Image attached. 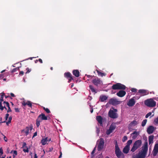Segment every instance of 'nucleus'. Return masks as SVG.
I'll list each match as a JSON object with an SVG mask.
<instances>
[{
	"label": "nucleus",
	"instance_id": "nucleus-1",
	"mask_svg": "<svg viewBox=\"0 0 158 158\" xmlns=\"http://www.w3.org/2000/svg\"><path fill=\"white\" fill-rule=\"evenodd\" d=\"M141 151H139L136 156L133 155L132 158H145L147 154L148 148V143L146 139L144 145L142 148Z\"/></svg>",
	"mask_w": 158,
	"mask_h": 158
},
{
	"label": "nucleus",
	"instance_id": "nucleus-2",
	"mask_svg": "<svg viewBox=\"0 0 158 158\" xmlns=\"http://www.w3.org/2000/svg\"><path fill=\"white\" fill-rule=\"evenodd\" d=\"M118 110L114 108L113 107L111 108L108 112V116L111 118H116L118 117V115L117 112Z\"/></svg>",
	"mask_w": 158,
	"mask_h": 158
},
{
	"label": "nucleus",
	"instance_id": "nucleus-3",
	"mask_svg": "<svg viewBox=\"0 0 158 158\" xmlns=\"http://www.w3.org/2000/svg\"><path fill=\"white\" fill-rule=\"evenodd\" d=\"M47 117L44 114L42 113L39 115L36 119V125L37 127H39L40 124V123L42 120H47Z\"/></svg>",
	"mask_w": 158,
	"mask_h": 158
},
{
	"label": "nucleus",
	"instance_id": "nucleus-4",
	"mask_svg": "<svg viewBox=\"0 0 158 158\" xmlns=\"http://www.w3.org/2000/svg\"><path fill=\"white\" fill-rule=\"evenodd\" d=\"M142 143V142L141 140H138L136 141L134 143L133 146L131 149V151L132 152H134L141 146Z\"/></svg>",
	"mask_w": 158,
	"mask_h": 158
},
{
	"label": "nucleus",
	"instance_id": "nucleus-5",
	"mask_svg": "<svg viewBox=\"0 0 158 158\" xmlns=\"http://www.w3.org/2000/svg\"><path fill=\"white\" fill-rule=\"evenodd\" d=\"M120 102L118 101L117 99L112 98L110 99L108 103L113 106H115L120 103Z\"/></svg>",
	"mask_w": 158,
	"mask_h": 158
},
{
	"label": "nucleus",
	"instance_id": "nucleus-6",
	"mask_svg": "<svg viewBox=\"0 0 158 158\" xmlns=\"http://www.w3.org/2000/svg\"><path fill=\"white\" fill-rule=\"evenodd\" d=\"M115 153L118 158H123L124 155L120 151V148L115 149Z\"/></svg>",
	"mask_w": 158,
	"mask_h": 158
},
{
	"label": "nucleus",
	"instance_id": "nucleus-7",
	"mask_svg": "<svg viewBox=\"0 0 158 158\" xmlns=\"http://www.w3.org/2000/svg\"><path fill=\"white\" fill-rule=\"evenodd\" d=\"M92 82L95 85L97 86L99 85H102V81L98 77L93 79Z\"/></svg>",
	"mask_w": 158,
	"mask_h": 158
},
{
	"label": "nucleus",
	"instance_id": "nucleus-8",
	"mask_svg": "<svg viewBox=\"0 0 158 158\" xmlns=\"http://www.w3.org/2000/svg\"><path fill=\"white\" fill-rule=\"evenodd\" d=\"M135 97H134L130 99L127 103V105L130 107L133 106L135 103Z\"/></svg>",
	"mask_w": 158,
	"mask_h": 158
},
{
	"label": "nucleus",
	"instance_id": "nucleus-9",
	"mask_svg": "<svg viewBox=\"0 0 158 158\" xmlns=\"http://www.w3.org/2000/svg\"><path fill=\"white\" fill-rule=\"evenodd\" d=\"M104 139L103 138L100 139V141L99 143L98 148V151H100L103 149L104 147Z\"/></svg>",
	"mask_w": 158,
	"mask_h": 158
},
{
	"label": "nucleus",
	"instance_id": "nucleus-10",
	"mask_svg": "<svg viewBox=\"0 0 158 158\" xmlns=\"http://www.w3.org/2000/svg\"><path fill=\"white\" fill-rule=\"evenodd\" d=\"M64 77L68 79V82H70L72 80H73L72 75L69 72L65 73L64 74Z\"/></svg>",
	"mask_w": 158,
	"mask_h": 158
},
{
	"label": "nucleus",
	"instance_id": "nucleus-11",
	"mask_svg": "<svg viewBox=\"0 0 158 158\" xmlns=\"http://www.w3.org/2000/svg\"><path fill=\"white\" fill-rule=\"evenodd\" d=\"M116 128L115 125L112 124L110 126L109 129L106 131V134L107 135H110L112 133Z\"/></svg>",
	"mask_w": 158,
	"mask_h": 158
},
{
	"label": "nucleus",
	"instance_id": "nucleus-12",
	"mask_svg": "<svg viewBox=\"0 0 158 158\" xmlns=\"http://www.w3.org/2000/svg\"><path fill=\"white\" fill-rule=\"evenodd\" d=\"M158 153V143H156L154 147L152 153L153 156H155Z\"/></svg>",
	"mask_w": 158,
	"mask_h": 158
},
{
	"label": "nucleus",
	"instance_id": "nucleus-13",
	"mask_svg": "<svg viewBox=\"0 0 158 158\" xmlns=\"http://www.w3.org/2000/svg\"><path fill=\"white\" fill-rule=\"evenodd\" d=\"M156 104V102L152 98L149 99V107H154Z\"/></svg>",
	"mask_w": 158,
	"mask_h": 158
},
{
	"label": "nucleus",
	"instance_id": "nucleus-14",
	"mask_svg": "<svg viewBox=\"0 0 158 158\" xmlns=\"http://www.w3.org/2000/svg\"><path fill=\"white\" fill-rule=\"evenodd\" d=\"M126 94V92L124 90H121L117 93L116 95L120 97H124Z\"/></svg>",
	"mask_w": 158,
	"mask_h": 158
},
{
	"label": "nucleus",
	"instance_id": "nucleus-15",
	"mask_svg": "<svg viewBox=\"0 0 158 158\" xmlns=\"http://www.w3.org/2000/svg\"><path fill=\"white\" fill-rule=\"evenodd\" d=\"M22 104L23 106H25L26 105H27L28 107L31 108L32 107V105L31 101H28L26 102L25 101H23L22 102Z\"/></svg>",
	"mask_w": 158,
	"mask_h": 158
},
{
	"label": "nucleus",
	"instance_id": "nucleus-16",
	"mask_svg": "<svg viewBox=\"0 0 158 158\" xmlns=\"http://www.w3.org/2000/svg\"><path fill=\"white\" fill-rule=\"evenodd\" d=\"M138 123L137 122L136 120H133L129 124V128H131V127L135 126Z\"/></svg>",
	"mask_w": 158,
	"mask_h": 158
},
{
	"label": "nucleus",
	"instance_id": "nucleus-17",
	"mask_svg": "<svg viewBox=\"0 0 158 158\" xmlns=\"http://www.w3.org/2000/svg\"><path fill=\"white\" fill-rule=\"evenodd\" d=\"M96 119L100 124V125H102V118L101 116H98L96 117Z\"/></svg>",
	"mask_w": 158,
	"mask_h": 158
},
{
	"label": "nucleus",
	"instance_id": "nucleus-18",
	"mask_svg": "<svg viewBox=\"0 0 158 158\" xmlns=\"http://www.w3.org/2000/svg\"><path fill=\"white\" fill-rule=\"evenodd\" d=\"M99 98L101 102H103L107 99L108 97L105 95H101Z\"/></svg>",
	"mask_w": 158,
	"mask_h": 158
},
{
	"label": "nucleus",
	"instance_id": "nucleus-19",
	"mask_svg": "<svg viewBox=\"0 0 158 158\" xmlns=\"http://www.w3.org/2000/svg\"><path fill=\"white\" fill-rule=\"evenodd\" d=\"M73 74L76 77H78L80 75V73L78 70H74L73 71Z\"/></svg>",
	"mask_w": 158,
	"mask_h": 158
},
{
	"label": "nucleus",
	"instance_id": "nucleus-20",
	"mask_svg": "<svg viewBox=\"0 0 158 158\" xmlns=\"http://www.w3.org/2000/svg\"><path fill=\"white\" fill-rule=\"evenodd\" d=\"M155 130L154 127L152 126H149V134H152Z\"/></svg>",
	"mask_w": 158,
	"mask_h": 158
},
{
	"label": "nucleus",
	"instance_id": "nucleus-21",
	"mask_svg": "<svg viewBox=\"0 0 158 158\" xmlns=\"http://www.w3.org/2000/svg\"><path fill=\"white\" fill-rule=\"evenodd\" d=\"M131 135L132 136V138L133 139H136L138 135V132L136 131H134L132 133Z\"/></svg>",
	"mask_w": 158,
	"mask_h": 158
},
{
	"label": "nucleus",
	"instance_id": "nucleus-22",
	"mask_svg": "<svg viewBox=\"0 0 158 158\" xmlns=\"http://www.w3.org/2000/svg\"><path fill=\"white\" fill-rule=\"evenodd\" d=\"M130 147L126 146L123 150V152L125 154H127L129 152L130 150Z\"/></svg>",
	"mask_w": 158,
	"mask_h": 158
},
{
	"label": "nucleus",
	"instance_id": "nucleus-23",
	"mask_svg": "<svg viewBox=\"0 0 158 158\" xmlns=\"http://www.w3.org/2000/svg\"><path fill=\"white\" fill-rule=\"evenodd\" d=\"M26 131H25L24 129L22 130L21 131V132H24L26 134L25 135L27 136L29 134V127H27L26 128Z\"/></svg>",
	"mask_w": 158,
	"mask_h": 158
},
{
	"label": "nucleus",
	"instance_id": "nucleus-24",
	"mask_svg": "<svg viewBox=\"0 0 158 158\" xmlns=\"http://www.w3.org/2000/svg\"><path fill=\"white\" fill-rule=\"evenodd\" d=\"M126 88V86L120 83H119L118 84V89L124 90Z\"/></svg>",
	"mask_w": 158,
	"mask_h": 158
},
{
	"label": "nucleus",
	"instance_id": "nucleus-25",
	"mask_svg": "<svg viewBox=\"0 0 158 158\" xmlns=\"http://www.w3.org/2000/svg\"><path fill=\"white\" fill-rule=\"evenodd\" d=\"M48 141V137H46L45 138L41 140V143L43 145H44L47 143Z\"/></svg>",
	"mask_w": 158,
	"mask_h": 158
},
{
	"label": "nucleus",
	"instance_id": "nucleus-26",
	"mask_svg": "<svg viewBox=\"0 0 158 158\" xmlns=\"http://www.w3.org/2000/svg\"><path fill=\"white\" fill-rule=\"evenodd\" d=\"M154 137V136L153 135H150L149 136V144L153 143Z\"/></svg>",
	"mask_w": 158,
	"mask_h": 158
},
{
	"label": "nucleus",
	"instance_id": "nucleus-27",
	"mask_svg": "<svg viewBox=\"0 0 158 158\" xmlns=\"http://www.w3.org/2000/svg\"><path fill=\"white\" fill-rule=\"evenodd\" d=\"M118 84L119 83H117L113 85L111 87L112 89L114 90L118 89Z\"/></svg>",
	"mask_w": 158,
	"mask_h": 158
},
{
	"label": "nucleus",
	"instance_id": "nucleus-28",
	"mask_svg": "<svg viewBox=\"0 0 158 158\" xmlns=\"http://www.w3.org/2000/svg\"><path fill=\"white\" fill-rule=\"evenodd\" d=\"M138 92L141 94L142 95H144L146 94V91L144 89H140L139 90Z\"/></svg>",
	"mask_w": 158,
	"mask_h": 158
},
{
	"label": "nucleus",
	"instance_id": "nucleus-29",
	"mask_svg": "<svg viewBox=\"0 0 158 158\" xmlns=\"http://www.w3.org/2000/svg\"><path fill=\"white\" fill-rule=\"evenodd\" d=\"M89 87L90 89L91 90L92 92L95 93H97L95 89L94 88L93 85H90L89 86Z\"/></svg>",
	"mask_w": 158,
	"mask_h": 158
},
{
	"label": "nucleus",
	"instance_id": "nucleus-30",
	"mask_svg": "<svg viewBox=\"0 0 158 158\" xmlns=\"http://www.w3.org/2000/svg\"><path fill=\"white\" fill-rule=\"evenodd\" d=\"M97 72L98 73V75L100 76H102V77L103 76H105L106 75V74H105V73H102V72L99 71L98 70H97Z\"/></svg>",
	"mask_w": 158,
	"mask_h": 158
},
{
	"label": "nucleus",
	"instance_id": "nucleus-31",
	"mask_svg": "<svg viewBox=\"0 0 158 158\" xmlns=\"http://www.w3.org/2000/svg\"><path fill=\"white\" fill-rule=\"evenodd\" d=\"M114 144L115 145V149H117L118 148H119L118 146V144L117 141L116 140H115L114 141Z\"/></svg>",
	"mask_w": 158,
	"mask_h": 158
},
{
	"label": "nucleus",
	"instance_id": "nucleus-32",
	"mask_svg": "<svg viewBox=\"0 0 158 158\" xmlns=\"http://www.w3.org/2000/svg\"><path fill=\"white\" fill-rule=\"evenodd\" d=\"M132 140L131 139L128 140L127 142L126 146L130 147V145L132 143Z\"/></svg>",
	"mask_w": 158,
	"mask_h": 158
},
{
	"label": "nucleus",
	"instance_id": "nucleus-33",
	"mask_svg": "<svg viewBox=\"0 0 158 158\" xmlns=\"http://www.w3.org/2000/svg\"><path fill=\"white\" fill-rule=\"evenodd\" d=\"M6 106H7L8 108V109L7 110V112L9 113V112H11L12 111L10 106L9 104V103H7V105Z\"/></svg>",
	"mask_w": 158,
	"mask_h": 158
},
{
	"label": "nucleus",
	"instance_id": "nucleus-34",
	"mask_svg": "<svg viewBox=\"0 0 158 158\" xmlns=\"http://www.w3.org/2000/svg\"><path fill=\"white\" fill-rule=\"evenodd\" d=\"M147 122V120L146 119L143 120L142 123V124H141L142 126L143 127L144 126H145L146 124V123Z\"/></svg>",
	"mask_w": 158,
	"mask_h": 158
},
{
	"label": "nucleus",
	"instance_id": "nucleus-35",
	"mask_svg": "<svg viewBox=\"0 0 158 158\" xmlns=\"http://www.w3.org/2000/svg\"><path fill=\"white\" fill-rule=\"evenodd\" d=\"M1 94L2 95H1V98L0 99V101H3V97L5 95V94L3 92Z\"/></svg>",
	"mask_w": 158,
	"mask_h": 158
},
{
	"label": "nucleus",
	"instance_id": "nucleus-36",
	"mask_svg": "<svg viewBox=\"0 0 158 158\" xmlns=\"http://www.w3.org/2000/svg\"><path fill=\"white\" fill-rule=\"evenodd\" d=\"M43 109L47 113H49L50 112V110L48 108H46L45 107H44Z\"/></svg>",
	"mask_w": 158,
	"mask_h": 158
},
{
	"label": "nucleus",
	"instance_id": "nucleus-37",
	"mask_svg": "<svg viewBox=\"0 0 158 158\" xmlns=\"http://www.w3.org/2000/svg\"><path fill=\"white\" fill-rule=\"evenodd\" d=\"M19 69V67L15 68L12 70L11 71V72L13 73H14V72H15L17 71V70H18Z\"/></svg>",
	"mask_w": 158,
	"mask_h": 158
},
{
	"label": "nucleus",
	"instance_id": "nucleus-38",
	"mask_svg": "<svg viewBox=\"0 0 158 158\" xmlns=\"http://www.w3.org/2000/svg\"><path fill=\"white\" fill-rule=\"evenodd\" d=\"M127 136H124L122 139V141L124 142L127 140Z\"/></svg>",
	"mask_w": 158,
	"mask_h": 158
},
{
	"label": "nucleus",
	"instance_id": "nucleus-39",
	"mask_svg": "<svg viewBox=\"0 0 158 158\" xmlns=\"http://www.w3.org/2000/svg\"><path fill=\"white\" fill-rule=\"evenodd\" d=\"M131 91L135 93L137 92V89L135 88H132L131 89Z\"/></svg>",
	"mask_w": 158,
	"mask_h": 158
},
{
	"label": "nucleus",
	"instance_id": "nucleus-40",
	"mask_svg": "<svg viewBox=\"0 0 158 158\" xmlns=\"http://www.w3.org/2000/svg\"><path fill=\"white\" fill-rule=\"evenodd\" d=\"M2 101H0V110L2 111L3 110V107L2 105Z\"/></svg>",
	"mask_w": 158,
	"mask_h": 158
},
{
	"label": "nucleus",
	"instance_id": "nucleus-41",
	"mask_svg": "<svg viewBox=\"0 0 158 158\" xmlns=\"http://www.w3.org/2000/svg\"><path fill=\"white\" fill-rule=\"evenodd\" d=\"M12 118L11 116H10L8 118V123H10L12 120Z\"/></svg>",
	"mask_w": 158,
	"mask_h": 158
},
{
	"label": "nucleus",
	"instance_id": "nucleus-42",
	"mask_svg": "<svg viewBox=\"0 0 158 158\" xmlns=\"http://www.w3.org/2000/svg\"><path fill=\"white\" fill-rule=\"evenodd\" d=\"M154 122L156 124H158V117L156 118L154 120Z\"/></svg>",
	"mask_w": 158,
	"mask_h": 158
},
{
	"label": "nucleus",
	"instance_id": "nucleus-43",
	"mask_svg": "<svg viewBox=\"0 0 158 158\" xmlns=\"http://www.w3.org/2000/svg\"><path fill=\"white\" fill-rule=\"evenodd\" d=\"M144 103L145 105L148 106V99H147L145 101Z\"/></svg>",
	"mask_w": 158,
	"mask_h": 158
},
{
	"label": "nucleus",
	"instance_id": "nucleus-44",
	"mask_svg": "<svg viewBox=\"0 0 158 158\" xmlns=\"http://www.w3.org/2000/svg\"><path fill=\"white\" fill-rule=\"evenodd\" d=\"M26 148H27L26 149H23V151L24 152H28V151H29L28 148L27 147H26Z\"/></svg>",
	"mask_w": 158,
	"mask_h": 158
},
{
	"label": "nucleus",
	"instance_id": "nucleus-45",
	"mask_svg": "<svg viewBox=\"0 0 158 158\" xmlns=\"http://www.w3.org/2000/svg\"><path fill=\"white\" fill-rule=\"evenodd\" d=\"M27 70V72L26 73H28L29 72H30L31 71V69H30L28 68H27L26 69Z\"/></svg>",
	"mask_w": 158,
	"mask_h": 158
},
{
	"label": "nucleus",
	"instance_id": "nucleus-46",
	"mask_svg": "<svg viewBox=\"0 0 158 158\" xmlns=\"http://www.w3.org/2000/svg\"><path fill=\"white\" fill-rule=\"evenodd\" d=\"M15 110L16 112H20L19 109H18V108H15Z\"/></svg>",
	"mask_w": 158,
	"mask_h": 158
},
{
	"label": "nucleus",
	"instance_id": "nucleus-47",
	"mask_svg": "<svg viewBox=\"0 0 158 158\" xmlns=\"http://www.w3.org/2000/svg\"><path fill=\"white\" fill-rule=\"evenodd\" d=\"M8 118V117H6V116H5V118L6 121H4L3 122H1L0 123H5L6 122V121L7 120Z\"/></svg>",
	"mask_w": 158,
	"mask_h": 158
},
{
	"label": "nucleus",
	"instance_id": "nucleus-48",
	"mask_svg": "<svg viewBox=\"0 0 158 158\" xmlns=\"http://www.w3.org/2000/svg\"><path fill=\"white\" fill-rule=\"evenodd\" d=\"M26 143L25 142H23V146H22V148H23L25 147L26 146Z\"/></svg>",
	"mask_w": 158,
	"mask_h": 158
},
{
	"label": "nucleus",
	"instance_id": "nucleus-49",
	"mask_svg": "<svg viewBox=\"0 0 158 158\" xmlns=\"http://www.w3.org/2000/svg\"><path fill=\"white\" fill-rule=\"evenodd\" d=\"M37 135V132H35L34 134V135H33V138L35 136H36Z\"/></svg>",
	"mask_w": 158,
	"mask_h": 158
},
{
	"label": "nucleus",
	"instance_id": "nucleus-50",
	"mask_svg": "<svg viewBox=\"0 0 158 158\" xmlns=\"http://www.w3.org/2000/svg\"><path fill=\"white\" fill-rule=\"evenodd\" d=\"M24 72L23 71H20L19 73V75H23Z\"/></svg>",
	"mask_w": 158,
	"mask_h": 158
},
{
	"label": "nucleus",
	"instance_id": "nucleus-51",
	"mask_svg": "<svg viewBox=\"0 0 158 158\" xmlns=\"http://www.w3.org/2000/svg\"><path fill=\"white\" fill-rule=\"evenodd\" d=\"M95 149H96V148H95L91 152L92 154H93L94 153Z\"/></svg>",
	"mask_w": 158,
	"mask_h": 158
},
{
	"label": "nucleus",
	"instance_id": "nucleus-52",
	"mask_svg": "<svg viewBox=\"0 0 158 158\" xmlns=\"http://www.w3.org/2000/svg\"><path fill=\"white\" fill-rule=\"evenodd\" d=\"M38 61H39L40 62V63H43V61L41 59H39Z\"/></svg>",
	"mask_w": 158,
	"mask_h": 158
},
{
	"label": "nucleus",
	"instance_id": "nucleus-53",
	"mask_svg": "<svg viewBox=\"0 0 158 158\" xmlns=\"http://www.w3.org/2000/svg\"><path fill=\"white\" fill-rule=\"evenodd\" d=\"M10 94L11 95V96L12 97H15V95H14V94H13V93H11Z\"/></svg>",
	"mask_w": 158,
	"mask_h": 158
},
{
	"label": "nucleus",
	"instance_id": "nucleus-54",
	"mask_svg": "<svg viewBox=\"0 0 158 158\" xmlns=\"http://www.w3.org/2000/svg\"><path fill=\"white\" fill-rule=\"evenodd\" d=\"M13 152L14 154H15L16 156L17 155V152L16 151H14Z\"/></svg>",
	"mask_w": 158,
	"mask_h": 158
},
{
	"label": "nucleus",
	"instance_id": "nucleus-55",
	"mask_svg": "<svg viewBox=\"0 0 158 158\" xmlns=\"http://www.w3.org/2000/svg\"><path fill=\"white\" fill-rule=\"evenodd\" d=\"M4 140L5 141H6V142H7V139L6 137V136H4Z\"/></svg>",
	"mask_w": 158,
	"mask_h": 158
},
{
	"label": "nucleus",
	"instance_id": "nucleus-56",
	"mask_svg": "<svg viewBox=\"0 0 158 158\" xmlns=\"http://www.w3.org/2000/svg\"><path fill=\"white\" fill-rule=\"evenodd\" d=\"M60 155L59 156V157L58 158H61L62 157V152H60Z\"/></svg>",
	"mask_w": 158,
	"mask_h": 158
},
{
	"label": "nucleus",
	"instance_id": "nucleus-57",
	"mask_svg": "<svg viewBox=\"0 0 158 158\" xmlns=\"http://www.w3.org/2000/svg\"><path fill=\"white\" fill-rule=\"evenodd\" d=\"M86 76H87V77L89 78H90V77H93L92 76H91V75H87L86 74Z\"/></svg>",
	"mask_w": 158,
	"mask_h": 158
},
{
	"label": "nucleus",
	"instance_id": "nucleus-58",
	"mask_svg": "<svg viewBox=\"0 0 158 158\" xmlns=\"http://www.w3.org/2000/svg\"><path fill=\"white\" fill-rule=\"evenodd\" d=\"M0 153L1 154L3 153L2 149L1 148L0 149Z\"/></svg>",
	"mask_w": 158,
	"mask_h": 158
},
{
	"label": "nucleus",
	"instance_id": "nucleus-59",
	"mask_svg": "<svg viewBox=\"0 0 158 158\" xmlns=\"http://www.w3.org/2000/svg\"><path fill=\"white\" fill-rule=\"evenodd\" d=\"M33 129V126L32 125H31L29 127V130H30L31 131Z\"/></svg>",
	"mask_w": 158,
	"mask_h": 158
},
{
	"label": "nucleus",
	"instance_id": "nucleus-60",
	"mask_svg": "<svg viewBox=\"0 0 158 158\" xmlns=\"http://www.w3.org/2000/svg\"><path fill=\"white\" fill-rule=\"evenodd\" d=\"M34 158H37V154L35 153V154H34Z\"/></svg>",
	"mask_w": 158,
	"mask_h": 158
},
{
	"label": "nucleus",
	"instance_id": "nucleus-61",
	"mask_svg": "<svg viewBox=\"0 0 158 158\" xmlns=\"http://www.w3.org/2000/svg\"><path fill=\"white\" fill-rule=\"evenodd\" d=\"M5 97L6 98H7L8 97H10V96L9 95L6 96V95H4Z\"/></svg>",
	"mask_w": 158,
	"mask_h": 158
},
{
	"label": "nucleus",
	"instance_id": "nucleus-62",
	"mask_svg": "<svg viewBox=\"0 0 158 158\" xmlns=\"http://www.w3.org/2000/svg\"><path fill=\"white\" fill-rule=\"evenodd\" d=\"M2 107H3V110L4 109H6V110H7V108H6V107H5V106H2Z\"/></svg>",
	"mask_w": 158,
	"mask_h": 158
},
{
	"label": "nucleus",
	"instance_id": "nucleus-63",
	"mask_svg": "<svg viewBox=\"0 0 158 158\" xmlns=\"http://www.w3.org/2000/svg\"><path fill=\"white\" fill-rule=\"evenodd\" d=\"M9 114H6V117H8L9 116Z\"/></svg>",
	"mask_w": 158,
	"mask_h": 158
},
{
	"label": "nucleus",
	"instance_id": "nucleus-64",
	"mask_svg": "<svg viewBox=\"0 0 158 158\" xmlns=\"http://www.w3.org/2000/svg\"><path fill=\"white\" fill-rule=\"evenodd\" d=\"M146 118H148V113L145 116Z\"/></svg>",
	"mask_w": 158,
	"mask_h": 158
}]
</instances>
